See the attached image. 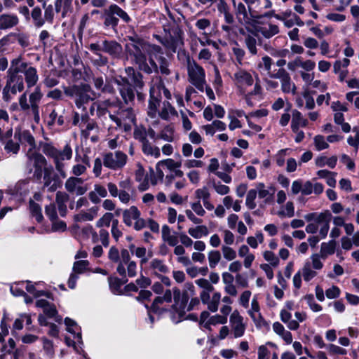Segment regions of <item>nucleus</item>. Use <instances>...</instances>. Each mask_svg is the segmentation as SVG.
I'll return each instance as SVG.
<instances>
[{
    "label": "nucleus",
    "mask_w": 359,
    "mask_h": 359,
    "mask_svg": "<svg viewBox=\"0 0 359 359\" xmlns=\"http://www.w3.org/2000/svg\"><path fill=\"white\" fill-rule=\"evenodd\" d=\"M142 46L137 44H126V49L129 55L133 57L134 62L137 65L138 70L151 74V69L147 62V56Z\"/></svg>",
    "instance_id": "0eeeda50"
},
{
    "label": "nucleus",
    "mask_w": 359,
    "mask_h": 359,
    "mask_svg": "<svg viewBox=\"0 0 359 359\" xmlns=\"http://www.w3.org/2000/svg\"><path fill=\"white\" fill-rule=\"evenodd\" d=\"M208 259L210 267L214 269L221 259V254L218 250H211L208 255Z\"/></svg>",
    "instance_id": "a18cd8bd"
},
{
    "label": "nucleus",
    "mask_w": 359,
    "mask_h": 359,
    "mask_svg": "<svg viewBox=\"0 0 359 359\" xmlns=\"http://www.w3.org/2000/svg\"><path fill=\"white\" fill-rule=\"evenodd\" d=\"M30 160L36 168L37 175H41L43 170V186L48 191H55L61 186V181L54 172L53 166L48 165L46 158H30Z\"/></svg>",
    "instance_id": "f257e3e1"
},
{
    "label": "nucleus",
    "mask_w": 359,
    "mask_h": 359,
    "mask_svg": "<svg viewBox=\"0 0 359 359\" xmlns=\"http://www.w3.org/2000/svg\"><path fill=\"white\" fill-rule=\"evenodd\" d=\"M143 50L146 54L147 58H152L153 60H156L158 62L160 57H164L163 48L156 44L148 43Z\"/></svg>",
    "instance_id": "aec40b11"
},
{
    "label": "nucleus",
    "mask_w": 359,
    "mask_h": 359,
    "mask_svg": "<svg viewBox=\"0 0 359 359\" xmlns=\"http://www.w3.org/2000/svg\"><path fill=\"white\" fill-rule=\"evenodd\" d=\"M65 187L68 192L75 194L77 196L84 194L88 189L87 184L84 183V180L77 177L68 178L65 182Z\"/></svg>",
    "instance_id": "4468645a"
},
{
    "label": "nucleus",
    "mask_w": 359,
    "mask_h": 359,
    "mask_svg": "<svg viewBox=\"0 0 359 359\" xmlns=\"http://www.w3.org/2000/svg\"><path fill=\"white\" fill-rule=\"evenodd\" d=\"M89 262L88 260L77 261L74 263L73 273L79 274L83 273L88 268Z\"/></svg>",
    "instance_id": "5fc2aeb1"
},
{
    "label": "nucleus",
    "mask_w": 359,
    "mask_h": 359,
    "mask_svg": "<svg viewBox=\"0 0 359 359\" xmlns=\"http://www.w3.org/2000/svg\"><path fill=\"white\" fill-rule=\"evenodd\" d=\"M98 207L93 206L87 211H81L74 216V219L76 222L93 221L98 215Z\"/></svg>",
    "instance_id": "6ab92c4d"
},
{
    "label": "nucleus",
    "mask_w": 359,
    "mask_h": 359,
    "mask_svg": "<svg viewBox=\"0 0 359 359\" xmlns=\"http://www.w3.org/2000/svg\"><path fill=\"white\" fill-rule=\"evenodd\" d=\"M213 290H202L200 293V299L203 304L207 305L208 309L215 313L217 311L221 301V294L219 292L213 293L210 297V292Z\"/></svg>",
    "instance_id": "ddd939ff"
},
{
    "label": "nucleus",
    "mask_w": 359,
    "mask_h": 359,
    "mask_svg": "<svg viewBox=\"0 0 359 359\" xmlns=\"http://www.w3.org/2000/svg\"><path fill=\"white\" fill-rule=\"evenodd\" d=\"M140 71L133 67H128L125 69L126 74L129 78L132 86L137 89H143L145 83L143 81V75Z\"/></svg>",
    "instance_id": "2eb2a0df"
},
{
    "label": "nucleus",
    "mask_w": 359,
    "mask_h": 359,
    "mask_svg": "<svg viewBox=\"0 0 359 359\" xmlns=\"http://www.w3.org/2000/svg\"><path fill=\"white\" fill-rule=\"evenodd\" d=\"M149 268L154 274L156 276H160L168 272V267L165 264L164 261L157 258L150 261Z\"/></svg>",
    "instance_id": "5701e85b"
},
{
    "label": "nucleus",
    "mask_w": 359,
    "mask_h": 359,
    "mask_svg": "<svg viewBox=\"0 0 359 359\" xmlns=\"http://www.w3.org/2000/svg\"><path fill=\"white\" fill-rule=\"evenodd\" d=\"M126 163V158H104L103 161L105 167L114 170L122 168Z\"/></svg>",
    "instance_id": "473e14b6"
},
{
    "label": "nucleus",
    "mask_w": 359,
    "mask_h": 359,
    "mask_svg": "<svg viewBox=\"0 0 359 359\" xmlns=\"http://www.w3.org/2000/svg\"><path fill=\"white\" fill-rule=\"evenodd\" d=\"M256 188L259 198L264 199L266 203L271 200L273 194L270 193V191L266 189L263 183H258L256 185Z\"/></svg>",
    "instance_id": "58836bf2"
},
{
    "label": "nucleus",
    "mask_w": 359,
    "mask_h": 359,
    "mask_svg": "<svg viewBox=\"0 0 359 359\" xmlns=\"http://www.w3.org/2000/svg\"><path fill=\"white\" fill-rule=\"evenodd\" d=\"M212 187L216 193L221 196L227 195L230 192V188L220 182L212 181Z\"/></svg>",
    "instance_id": "603ef678"
},
{
    "label": "nucleus",
    "mask_w": 359,
    "mask_h": 359,
    "mask_svg": "<svg viewBox=\"0 0 359 359\" xmlns=\"http://www.w3.org/2000/svg\"><path fill=\"white\" fill-rule=\"evenodd\" d=\"M123 222L126 226L136 231H141L147 226V221L141 217V212L135 205L123 210Z\"/></svg>",
    "instance_id": "423d86ee"
},
{
    "label": "nucleus",
    "mask_w": 359,
    "mask_h": 359,
    "mask_svg": "<svg viewBox=\"0 0 359 359\" xmlns=\"http://www.w3.org/2000/svg\"><path fill=\"white\" fill-rule=\"evenodd\" d=\"M304 280L306 282L310 281L316 275L317 273L312 269L311 262L307 261L304 263L302 269L301 271Z\"/></svg>",
    "instance_id": "72a5a7b5"
},
{
    "label": "nucleus",
    "mask_w": 359,
    "mask_h": 359,
    "mask_svg": "<svg viewBox=\"0 0 359 359\" xmlns=\"http://www.w3.org/2000/svg\"><path fill=\"white\" fill-rule=\"evenodd\" d=\"M172 299V290L168 289L166 290L162 296L156 297L152 303V305L148 313L149 318L151 321L154 320L153 317L151 316V313L153 312L157 314H161L164 311H167V309L164 306V303H170Z\"/></svg>",
    "instance_id": "9b49d317"
},
{
    "label": "nucleus",
    "mask_w": 359,
    "mask_h": 359,
    "mask_svg": "<svg viewBox=\"0 0 359 359\" xmlns=\"http://www.w3.org/2000/svg\"><path fill=\"white\" fill-rule=\"evenodd\" d=\"M69 195L63 191H57L55 196V202L57 205L59 214L61 217H65L67 212L66 203L69 201Z\"/></svg>",
    "instance_id": "4be33fe9"
},
{
    "label": "nucleus",
    "mask_w": 359,
    "mask_h": 359,
    "mask_svg": "<svg viewBox=\"0 0 359 359\" xmlns=\"http://www.w3.org/2000/svg\"><path fill=\"white\" fill-rule=\"evenodd\" d=\"M291 318L292 314L290 311L285 309L280 311V318L281 321L285 323L290 330H297L299 327V324L297 320H292Z\"/></svg>",
    "instance_id": "a878e982"
},
{
    "label": "nucleus",
    "mask_w": 359,
    "mask_h": 359,
    "mask_svg": "<svg viewBox=\"0 0 359 359\" xmlns=\"http://www.w3.org/2000/svg\"><path fill=\"white\" fill-rule=\"evenodd\" d=\"M118 18L126 23H129L132 20L129 15L115 4L109 5L101 13V18L104 20L103 26L105 29L111 28L116 30L119 22Z\"/></svg>",
    "instance_id": "f03ea898"
},
{
    "label": "nucleus",
    "mask_w": 359,
    "mask_h": 359,
    "mask_svg": "<svg viewBox=\"0 0 359 359\" xmlns=\"http://www.w3.org/2000/svg\"><path fill=\"white\" fill-rule=\"evenodd\" d=\"M222 252L224 258L227 261H233L236 257V252L230 245H222Z\"/></svg>",
    "instance_id": "3c124183"
},
{
    "label": "nucleus",
    "mask_w": 359,
    "mask_h": 359,
    "mask_svg": "<svg viewBox=\"0 0 359 359\" xmlns=\"http://www.w3.org/2000/svg\"><path fill=\"white\" fill-rule=\"evenodd\" d=\"M246 242L250 247L256 249L259 243L264 242V235L261 231H257L255 236H248L246 239Z\"/></svg>",
    "instance_id": "a19ab883"
},
{
    "label": "nucleus",
    "mask_w": 359,
    "mask_h": 359,
    "mask_svg": "<svg viewBox=\"0 0 359 359\" xmlns=\"http://www.w3.org/2000/svg\"><path fill=\"white\" fill-rule=\"evenodd\" d=\"M195 196L198 201H202L209 199L210 198V194L208 189L206 187L198 189L195 191Z\"/></svg>",
    "instance_id": "338daca9"
},
{
    "label": "nucleus",
    "mask_w": 359,
    "mask_h": 359,
    "mask_svg": "<svg viewBox=\"0 0 359 359\" xmlns=\"http://www.w3.org/2000/svg\"><path fill=\"white\" fill-rule=\"evenodd\" d=\"M22 73L25 75V81L28 88H31L36 86L39 80V76L35 67L27 66V67H25L23 71H22Z\"/></svg>",
    "instance_id": "a211bd4d"
},
{
    "label": "nucleus",
    "mask_w": 359,
    "mask_h": 359,
    "mask_svg": "<svg viewBox=\"0 0 359 359\" xmlns=\"http://www.w3.org/2000/svg\"><path fill=\"white\" fill-rule=\"evenodd\" d=\"M120 94L124 101V102L128 104L129 102H133L135 100V88L131 85L126 87L120 88Z\"/></svg>",
    "instance_id": "cd10ccee"
},
{
    "label": "nucleus",
    "mask_w": 359,
    "mask_h": 359,
    "mask_svg": "<svg viewBox=\"0 0 359 359\" xmlns=\"http://www.w3.org/2000/svg\"><path fill=\"white\" fill-rule=\"evenodd\" d=\"M191 210L193 211L196 215L203 217L205 215L206 212L201 203L200 201L192 202L190 203Z\"/></svg>",
    "instance_id": "69168bd1"
},
{
    "label": "nucleus",
    "mask_w": 359,
    "mask_h": 359,
    "mask_svg": "<svg viewBox=\"0 0 359 359\" xmlns=\"http://www.w3.org/2000/svg\"><path fill=\"white\" fill-rule=\"evenodd\" d=\"M41 14L42 11L39 6L34 7L32 11L31 15L34 24L38 28L41 27L45 23V20L42 18Z\"/></svg>",
    "instance_id": "4c0bfd02"
},
{
    "label": "nucleus",
    "mask_w": 359,
    "mask_h": 359,
    "mask_svg": "<svg viewBox=\"0 0 359 359\" xmlns=\"http://www.w3.org/2000/svg\"><path fill=\"white\" fill-rule=\"evenodd\" d=\"M27 67V63L22 62L21 57L11 60V66L7 71L8 79L7 81L11 85V83H15L17 89L19 92L23 91L24 86V79L20 73H22L23 69Z\"/></svg>",
    "instance_id": "20e7f679"
},
{
    "label": "nucleus",
    "mask_w": 359,
    "mask_h": 359,
    "mask_svg": "<svg viewBox=\"0 0 359 359\" xmlns=\"http://www.w3.org/2000/svg\"><path fill=\"white\" fill-rule=\"evenodd\" d=\"M93 92L91 87L88 83H81L79 85H73L65 89V93L69 97H76L75 104L78 108H81L85 103L91 100L88 94Z\"/></svg>",
    "instance_id": "39448f33"
},
{
    "label": "nucleus",
    "mask_w": 359,
    "mask_h": 359,
    "mask_svg": "<svg viewBox=\"0 0 359 359\" xmlns=\"http://www.w3.org/2000/svg\"><path fill=\"white\" fill-rule=\"evenodd\" d=\"M185 287L187 290L184 292H181V290L176 287H173L172 290V298L174 299V304L172 306V308L180 317V320H175L174 318H172V321L175 323H178L180 321V318H182L185 314L187 304L189 299L188 291H189L191 293H194V286L191 283H186Z\"/></svg>",
    "instance_id": "7ed1b4c3"
},
{
    "label": "nucleus",
    "mask_w": 359,
    "mask_h": 359,
    "mask_svg": "<svg viewBox=\"0 0 359 359\" xmlns=\"http://www.w3.org/2000/svg\"><path fill=\"white\" fill-rule=\"evenodd\" d=\"M43 313L48 318L55 317L57 322H60L62 320V318L57 316V311L55 306L52 304H49V305L45 308Z\"/></svg>",
    "instance_id": "13d9d810"
},
{
    "label": "nucleus",
    "mask_w": 359,
    "mask_h": 359,
    "mask_svg": "<svg viewBox=\"0 0 359 359\" xmlns=\"http://www.w3.org/2000/svg\"><path fill=\"white\" fill-rule=\"evenodd\" d=\"M303 116L300 111L297 109H294L292 111V118L291 122V129L293 133H297L299 127L300 123L303 119Z\"/></svg>",
    "instance_id": "ea45409f"
},
{
    "label": "nucleus",
    "mask_w": 359,
    "mask_h": 359,
    "mask_svg": "<svg viewBox=\"0 0 359 359\" xmlns=\"http://www.w3.org/2000/svg\"><path fill=\"white\" fill-rule=\"evenodd\" d=\"M229 323L233 337L236 339L242 337L245 332L246 324L238 311L234 310L231 313Z\"/></svg>",
    "instance_id": "f8f14e48"
},
{
    "label": "nucleus",
    "mask_w": 359,
    "mask_h": 359,
    "mask_svg": "<svg viewBox=\"0 0 359 359\" xmlns=\"http://www.w3.org/2000/svg\"><path fill=\"white\" fill-rule=\"evenodd\" d=\"M227 318L225 316H222L221 314H216L210 317L208 321L205 324V327H208L209 325H216L218 324L224 325L226 323Z\"/></svg>",
    "instance_id": "09e8293b"
},
{
    "label": "nucleus",
    "mask_w": 359,
    "mask_h": 359,
    "mask_svg": "<svg viewBox=\"0 0 359 359\" xmlns=\"http://www.w3.org/2000/svg\"><path fill=\"white\" fill-rule=\"evenodd\" d=\"M51 231L53 232H64L67 229V224L64 221L59 220L57 218L54 220H51Z\"/></svg>",
    "instance_id": "680f3d73"
},
{
    "label": "nucleus",
    "mask_w": 359,
    "mask_h": 359,
    "mask_svg": "<svg viewBox=\"0 0 359 359\" xmlns=\"http://www.w3.org/2000/svg\"><path fill=\"white\" fill-rule=\"evenodd\" d=\"M277 215L280 217L291 218L294 215V205L292 201H287L278 211Z\"/></svg>",
    "instance_id": "2f4dec72"
},
{
    "label": "nucleus",
    "mask_w": 359,
    "mask_h": 359,
    "mask_svg": "<svg viewBox=\"0 0 359 359\" xmlns=\"http://www.w3.org/2000/svg\"><path fill=\"white\" fill-rule=\"evenodd\" d=\"M170 173L166 175V184L170 185L173 180L178 178L177 180H175V187L177 189H181L185 187L186 180L183 178V172L179 170V168L170 171Z\"/></svg>",
    "instance_id": "f3484780"
},
{
    "label": "nucleus",
    "mask_w": 359,
    "mask_h": 359,
    "mask_svg": "<svg viewBox=\"0 0 359 359\" xmlns=\"http://www.w3.org/2000/svg\"><path fill=\"white\" fill-rule=\"evenodd\" d=\"M13 36L18 40V43L22 48H27L30 45L29 36L26 33H14Z\"/></svg>",
    "instance_id": "6e6d98bb"
},
{
    "label": "nucleus",
    "mask_w": 359,
    "mask_h": 359,
    "mask_svg": "<svg viewBox=\"0 0 359 359\" xmlns=\"http://www.w3.org/2000/svg\"><path fill=\"white\" fill-rule=\"evenodd\" d=\"M39 146L42 152L48 157H60L59 149H56L51 143L40 142Z\"/></svg>",
    "instance_id": "c756f323"
},
{
    "label": "nucleus",
    "mask_w": 359,
    "mask_h": 359,
    "mask_svg": "<svg viewBox=\"0 0 359 359\" xmlns=\"http://www.w3.org/2000/svg\"><path fill=\"white\" fill-rule=\"evenodd\" d=\"M332 215L330 211L326 210L325 212L318 213L315 219V223L318 225L323 224L326 222H330Z\"/></svg>",
    "instance_id": "4d7b16f0"
},
{
    "label": "nucleus",
    "mask_w": 359,
    "mask_h": 359,
    "mask_svg": "<svg viewBox=\"0 0 359 359\" xmlns=\"http://www.w3.org/2000/svg\"><path fill=\"white\" fill-rule=\"evenodd\" d=\"M161 95L160 90L156 91L154 86H151L149 88V100L148 108L154 114H156L158 106L160 104Z\"/></svg>",
    "instance_id": "412c9836"
},
{
    "label": "nucleus",
    "mask_w": 359,
    "mask_h": 359,
    "mask_svg": "<svg viewBox=\"0 0 359 359\" xmlns=\"http://www.w3.org/2000/svg\"><path fill=\"white\" fill-rule=\"evenodd\" d=\"M42 341H43V348L45 351L46 355L48 358H53L55 355V351H54L53 342L47 339L46 338H43Z\"/></svg>",
    "instance_id": "8fccbe9b"
},
{
    "label": "nucleus",
    "mask_w": 359,
    "mask_h": 359,
    "mask_svg": "<svg viewBox=\"0 0 359 359\" xmlns=\"http://www.w3.org/2000/svg\"><path fill=\"white\" fill-rule=\"evenodd\" d=\"M43 97L41 86H36L33 93L29 95V105L39 104Z\"/></svg>",
    "instance_id": "49530a36"
},
{
    "label": "nucleus",
    "mask_w": 359,
    "mask_h": 359,
    "mask_svg": "<svg viewBox=\"0 0 359 359\" xmlns=\"http://www.w3.org/2000/svg\"><path fill=\"white\" fill-rule=\"evenodd\" d=\"M335 241H330L328 243H323L320 248V254L322 257H326L334 252Z\"/></svg>",
    "instance_id": "c03bdc74"
},
{
    "label": "nucleus",
    "mask_w": 359,
    "mask_h": 359,
    "mask_svg": "<svg viewBox=\"0 0 359 359\" xmlns=\"http://www.w3.org/2000/svg\"><path fill=\"white\" fill-rule=\"evenodd\" d=\"M108 282L109 287L112 292H114V294L119 292L121 287V283L118 278L110 276L108 278Z\"/></svg>",
    "instance_id": "0e129e2a"
},
{
    "label": "nucleus",
    "mask_w": 359,
    "mask_h": 359,
    "mask_svg": "<svg viewBox=\"0 0 359 359\" xmlns=\"http://www.w3.org/2000/svg\"><path fill=\"white\" fill-rule=\"evenodd\" d=\"M247 313L251 318L257 328L262 329L268 326L267 322L261 313L260 306L257 295H255L252 297L250 308L248 310Z\"/></svg>",
    "instance_id": "9d476101"
},
{
    "label": "nucleus",
    "mask_w": 359,
    "mask_h": 359,
    "mask_svg": "<svg viewBox=\"0 0 359 359\" xmlns=\"http://www.w3.org/2000/svg\"><path fill=\"white\" fill-rule=\"evenodd\" d=\"M135 255L140 259V264H146L149 259L153 256V252L150 250L147 251L144 247H137L134 250Z\"/></svg>",
    "instance_id": "7c9ffc66"
},
{
    "label": "nucleus",
    "mask_w": 359,
    "mask_h": 359,
    "mask_svg": "<svg viewBox=\"0 0 359 359\" xmlns=\"http://www.w3.org/2000/svg\"><path fill=\"white\" fill-rule=\"evenodd\" d=\"M122 46L115 40H104L102 51L113 57H118L122 53Z\"/></svg>",
    "instance_id": "dca6fc26"
},
{
    "label": "nucleus",
    "mask_w": 359,
    "mask_h": 359,
    "mask_svg": "<svg viewBox=\"0 0 359 359\" xmlns=\"http://www.w3.org/2000/svg\"><path fill=\"white\" fill-rule=\"evenodd\" d=\"M8 317L6 314L4 315L2 319L1 320L0 323V327H1V332H0V342L4 343L5 341V337L9 333V325L7 323Z\"/></svg>",
    "instance_id": "de8ad7c7"
},
{
    "label": "nucleus",
    "mask_w": 359,
    "mask_h": 359,
    "mask_svg": "<svg viewBox=\"0 0 359 359\" xmlns=\"http://www.w3.org/2000/svg\"><path fill=\"white\" fill-rule=\"evenodd\" d=\"M19 19L16 15L2 14L0 15V29H7L16 26Z\"/></svg>",
    "instance_id": "393cba45"
},
{
    "label": "nucleus",
    "mask_w": 359,
    "mask_h": 359,
    "mask_svg": "<svg viewBox=\"0 0 359 359\" xmlns=\"http://www.w3.org/2000/svg\"><path fill=\"white\" fill-rule=\"evenodd\" d=\"M158 73H161L163 75L168 76L170 74L171 72L169 67V62L165 57H160L158 58Z\"/></svg>",
    "instance_id": "864d4df0"
},
{
    "label": "nucleus",
    "mask_w": 359,
    "mask_h": 359,
    "mask_svg": "<svg viewBox=\"0 0 359 359\" xmlns=\"http://www.w3.org/2000/svg\"><path fill=\"white\" fill-rule=\"evenodd\" d=\"M257 32L262 33L266 39H270L279 32V28L276 25L269 24V29L265 27H258Z\"/></svg>",
    "instance_id": "79ce46f5"
},
{
    "label": "nucleus",
    "mask_w": 359,
    "mask_h": 359,
    "mask_svg": "<svg viewBox=\"0 0 359 359\" xmlns=\"http://www.w3.org/2000/svg\"><path fill=\"white\" fill-rule=\"evenodd\" d=\"M251 295L252 292L250 290H245L241 294L240 297L238 299V302L242 307L245 309L249 308V302Z\"/></svg>",
    "instance_id": "052dcab7"
},
{
    "label": "nucleus",
    "mask_w": 359,
    "mask_h": 359,
    "mask_svg": "<svg viewBox=\"0 0 359 359\" xmlns=\"http://www.w3.org/2000/svg\"><path fill=\"white\" fill-rule=\"evenodd\" d=\"M142 150L144 154L147 156H154L155 157L160 156L159 149L156 147H153L148 140L142 142Z\"/></svg>",
    "instance_id": "c9c22d12"
},
{
    "label": "nucleus",
    "mask_w": 359,
    "mask_h": 359,
    "mask_svg": "<svg viewBox=\"0 0 359 359\" xmlns=\"http://www.w3.org/2000/svg\"><path fill=\"white\" fill-rule=\"evenodd\" d=\"M133 261L130 257L129 251L127 249H122L120 252V260L116 268L117 273L123 278L126 277V270L125 264Z\"/></svg>",
    "instance_id": "b1692460"
},
{
    "label": "nucleus",
    "mask_w": 359,
    "mask_h": 359,
    "mask_svg": "<svg viewBox=\"0 0 359 359\" xmlns=\"http://www.w3.org/2000/svg\"><path fill=\"white\" fill-rule=\"evenodd\" d=\"M65 323L67 327L66 330L67 332L76 335L79 340L81 339L80 328L74 320L69 318H66L65 319Z\"/></svg>",
    "instance_id": "f704fd0d"
},
{
    "label": "nucleus",
    "mask_w": 359,
    "mask_h": 359,
    "mask_svg": "<svg viewBox=\"0 0 359 359\" xmlns=\"http://www.w3.org/2000/svg\"><path fill=\"white\" fill-rule=\"evenodd\" d=\"M29 210L32 215L35 217L38 222H41L43 220V215L41 212V208L40 205L33 201L29 202Z\"/></svg>",
    "instance_id": "37998d69"
},
{
    "label": "nucleus",
    "mask_w": 359,
    "mask_h": 359,
    "mask_svg": "<svg viewBox=\"0 0 359 359\" xmlns=\"http://www.w3.org/2000/svg\"><path fill=\"white\" fill-rule=\"evenodd\" d=\"M263 257L266 261L269 262L270 265L276 267L279 264V259L276 255L271 251H265L263 253Z\"/></svg>",
    "instance_id": "e2e57ef3"
},
{
    "label": "nucleus",
    "mask_w": 359,
    "mask_h": 359,
    "mask_svg": "<svg viewBox=\"0 0 359 359\" xmlns=\"http://www.w3.org/2000/svg\"><path fill=\"white\" fill-rule=\"evenodd\" d=\"M133 137L141 143L147 140L145 128L143 126L141 128H135L133 132Z\"/></svg>",
    "instance_id": "774afa93"
},
{
    "label": "nucleus",
    "mask_w": 359,
    "mask_h": 359,
    "mask_svg": "<svg viewBox=\"0 0 359 359\" xmlns=\"http://www.w3.org/2000/svg\"><path fill=\"white\" fill-rule=\"evenodd\" d=\"M194 67L188 66L189 81L200 91L204 90L205 72L203 67L193 61Z\"/></svg>",
    "instance_id": "1a4fd4ad"
},
{
    "label": "nucleus",
    "mask_w": 359,
    "mask_h": 359,
    "mask_svg": "<svg viewBox=\"0 0 359 359\" xmlns=\"http://www.w3.org/2000/svg\"><path fill=\"white\" fill-rule=\"evenodd\" d=\"M258 195L257 188L250 189L246 195L245 205L250 210H253L257 207L255 199Z\"/></svg>",
    "instance_id": "e433bc0d"
},
{
    "label": "nucleus",
    "mask_w": 359,
    "mask_h": 359,
    "mask_svg": "<svg viewBox=\"0 0 359 359\" xmlns=\"http://www.w3.org/2000/svg\"><path fill=\"white\" fill-rule=\"evenodd\" d=\"M234 78L239 83H245L248 86L253 84V79L252 75L245 70H241L234 74Z\"/></svg>",
    "instance_id": "c85d7f7f"
},
{
    "label": "nucleus",
    "mask_w": 359,
    "mask_h": 359,
    "mask_svg": "<svg viewBox=\"0 0 359 359\" xmlns=\"http://www.w3.org/2000/svg\"><path fill=\"white\" fill-rule=\"evenodd\" d=\"M181 163L178 161H175L172 158H166L159 161L156 166V173L152 172L150 175V182L151 184L156 185L158 182L161 181L164 176L163 170L167 169L172 171L175 168H180Z\"/></svg>",
    "instance_id": "6e6552de"
},
{
    "label": "nucleus",
    "mask_w": 359,
    "mask_h": 359,
    "mask_svg": "<svg viewBox=\"0 0 359 359\" xmlns=\"http://www.w3.org/2000/svg\"><path fill=\"white\" fill-rule=\"evenodd\" d=\"M113 214L111 212H106L103 216L100 218L96 222V226L101 228L104 226H109L113 219Z\"/></svg>",
    "instance_id": "bf43d9fd"
},
{
    "label": "nucleus",
    "mask_w": 359,
    "mask_h": 359,
    "mask_svg": "<svg viewBox=\"0 0 359 359\" xmlns=\"http://www.w3.org/2000/svg\"><path fill=\"white\" fill-rule=\"evenodd\" d=\"M188 233L195 239H200L207 236L209 234V231L205 225L197 224L196 226L190 227L188 229Z\"/></svg>",
    "instance_id": "bb28decb"
}]
</instances>
